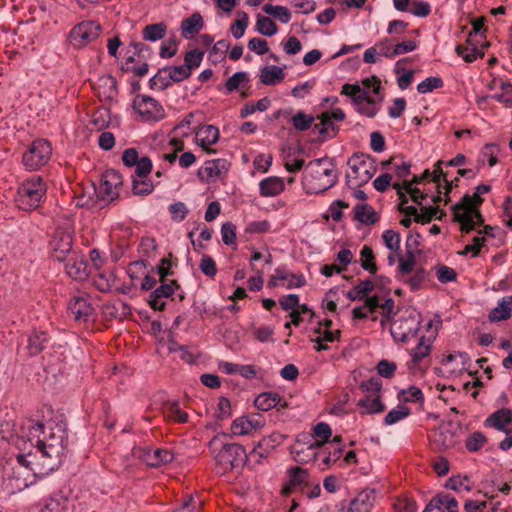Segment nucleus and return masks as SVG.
Returning <instances> with one entry per match:
<instances>
[{
  "label": "nucleus",
  "instance_id": "obj_1",
  "mask_svg": "<svg viewBox=\"0 0 512 512\" xmlns=\"http://www.w3.org/2000/svg\"><path fill=\"white\" fill-rule=\"evenodd\" d=\"M12 437L21 451L16 456L18 463L34 474H48L62 464L67 439L63 427L22 419L13 424Z\"/></svg>",
  "mask_w": 512,
  "mask_h": 512
},
{
  "label": "nucleus",
  "instance_id": "obj_2",
  "mask_svg": "<svg viewBox=\"0 0 512 512\" xmlns=\"http://www.w3.org/2000/svg\"><path fill=\"white\" fill-rule=\"evenodd\" d=\"M362 85L346 83L342 86L341 94L351 98L358 113L373 118L379 112L383 100L380 95L381 82L372 76L364 79Z\"/></svg>",
  "mask_w": 512,
  "mask_h": 512
},
{
  "label": "nucleus",
  "instance_id": "obj_3",
  "mask_svg": "<svg viewBox=\"0 0 512 512\" xmlns=\"http://www.w3.org/2000/svg\"><path fill=\"white\" fill-rule=\"evenodd\" d=\"M227 434L216 435L209 442V449L223 473L244 465L247 454L241 444L224 442Z\"/></svg>",
  "mask_w": 512,
  "mask_h": 512
},
{
  "label": "nucleus",
  "instance_id": "obj_4",
  "mask_svg": "<svg viewBox=\"0 0 512 512\" xmlns=\"http://www.w3.org/2000/svg\"><path fill=\"white\" fill-rule=\"evenodd\" d=\"M47 193V184L39 175L24 179L17 188L15 202L23 211H32L39 207Z\"/></svg>",
  "mask_w": 512,
  "mask_h": 512
},
{
  "label": "nucleus",
  "instance_id": "obj_5",
  "mask_svg": "<svg viewBox=\"0 0 512 512\" xmlns=\"http://www.w3.org/2000/svg\"><path fill=\"white\" fill-rule=\"evenodd\" d=\"M350 171L346 174L348 184L360 187L368 183L377 171L376 161L368 154H354L348 160Z\"/></svg>",
  "mask_w": 512,
  "mask_h": 512
},
{
  "label": "nucleus",
  "instance_id": "obj_6",
  "mask_svg": "<svg viewBox=\"0 0 512 512\" xmlns=\"http://www.w3.org/2000/svg\"><path fill=\"white\" fill-rule=\"evenodd\" d=\"M52 155V146L45 139L34 140L22 155V164L28 171H36L45 166Z\"/></svg>",
  "mask_w": 512,
  "mask_h": 512
},
{
  "label": "nucleus",
  "instance_id": "obj_7",
  "mask_svg": "<svg viewBox=\"0 0 512 512\" xmlns=\"http://www.w3.org/2000/svg\"><path fill=\"white\" fill-rule=\"evenodd\" d=\"M100 33L101 25L97 21H82L70 30L69 40L73 47L80 49L95 41Z\"/></svg>",
  "mask_w": 512,
  "mask_h": 512
},
{
  "label": "nucleus",
  "instance_id": "obj_8",
  "mask_svg": "<svg viewBox=\"0 0 512 512\" xmlns=\"http://www.w3.org/2000/svg\"><path fill=\"white\" fill-rule=\"evenodd\" d=\"M133 108L144 122L155 123L165 118L163 106L147 95H137L133 101Z\"/></svg>",
  "mask_w": 512,
  "mask_h": 512
},
{
  "label": "nucleus",
  "instance_id": "obj_9",
  "mask_svg": "<svg viewBox=\"0 0 512 512\" xmlns=\"http://www.w3.org/2000/svg\"><path fill=\"white\" fill-rule=\"evenodd\" d=\"M420 321L415 315L399 317L390 326L392 338L397 342H408L417 336Z\"/></svg>",
  "mask_w": 512,
  "mask_h": 512
},
{
  "label": "nucleus",
  "instance_id": "obj_10",
  "mask_svg": "<svg viewBox=\"0 0 512 512\" xmlns=\"http://www.w3.org/2000/svg\"><path fill=\"white\" fill-rule=\"evenodd\" d=\"M68 313L72 319L79 323H85L95 314V308L91 303L90 296L81 293L73 296L68 303Z\"/></svg>",
  "mask_w": 512,
  "mask_h": 512
},
{
  "label": "nucleus",
  "instance_id": "obj_11",
  "mask_svg": "<svg viewBox=\"0 0 512 512\" xmlns=\"http://www.w3.org/2000/svg\"><path fill=\"white\" fill-rule=\"evenodd\" d=\"M73 236L72 233L66 229L58 228L55 230L53 237L50 241V248L52 256L63 262L67 257L75 252L73 249Z\"/></svg>",
  "mask_w": 512,
  "mask_h": 512
},
{
  "label": "nucleus",
  "instance_id": "obj_12",
  "mask_svg": "<svg viewBox=\"0 0 512 512\" xmlns=\"http://www.w3.org/2000/svg\"><path fill=\"white\" fill-rule=\"evenodd\" d=\"M122 185L121 174L114 170H107L100 181L97 189L98 197L104 202H111L118 198L119 187Z\"/></svg>",
  "mask_w": 512,
  "mask_h": 512
},
{
  "label": "nucleus",
  "instance_id": "obj_13",
  "mask_svg": "<svg viewBox=\"0 0 512 512\" xmlns=\"http://www.w3.org/2000/svg\"><path fill=\"white\" fill-rule=\"evenodd\" d=\"M375 498L373 489H364L352 500L342 502L341 512H370Z\"/></svg>",
  "mask_w": 512,
  "mask_h": 512
},
{
  "label": "nucleus",
  "instance_id": "obj_14",
  "mask_svg": "<svg viewBox=\"0 0 512 512\" xmlns=\"http://www.w3.org/2000/svg\"><path fill=\"white\" fill-rule=\"evenodd\" d=\"M122 161L127 167H135L138 177L148 176L152 171V161L149 157H139L135 148H128L123 152Z\"/></svg>",
  "mask_w": 512,
  "mask_h": 512
},
{
  "label": "nucleus",
  "instance_id": "obj_15",
  "mask_svg": "<svg viewBox=\"0 0 512 512\" xmlns=\"http://www.w3.org/2000/svg\"><path fill=\"white\" fill-rule=\"evenodd\" d=\"M490 190H491L490 185H486V184L478 185L475 188V192L472 196L469 194L464 195L461 198V200L452 207V210H457V211L460 210V213H461L460 215H462V219L464 221H467L466 220L468 217L467 210L469 211L470 208L479 207L483 202L481 195L490 192Z\"/></svg>",
  "mask_w": 512,
  "mask_h": 512
},
{
  "label": "nucleus",
  "instance_id": "obj_16",
  "mask_svg": "<svg viewBox=\"0 0 512 512\" xmlns=\"http://www.w3.org/2000/svg\"><path fill=\"white\" fill-rule=\"evenodd\" d=\"M38 505L39 512H67L70 505L69 493L59 489Z\"/></svg>",
  "mask_w": 512,
  "mask_h": 512
},
{
  "label": "nucleus",
  "instance_id": "obj_17",
  "mask_svg": "<svg viewBox=\"0 0 512 512\" xmlns=\"http://www.w3.org/2000/svg\"><path fill=\"white\" fill-rule=\"evenodd\" d=\"M279 281H286L285 287L287 289L300 288L306 284V279L302 274L290 273L285 266H279L275 269L268 286L275 288L279 285Z\"/></svg>",
  "mask_w": 512,
  "mask_h": 512
},
{
  "label": "nucleus",
  "instance_id": "obj_18",
  "mask_svg": "<svg viewBox=\"0 0 512 512\" xmlns=\"http://www.w3.org/2000/svg\"><path fill=\"white\" fill-rule=\"evenodd\" d=\"M435 334L432 333L430 336H421L416 347L411 351V360L408 363L410 370H420L422 368L423 361L429 356L431 352V346Z\"/></svg>",
  "mask_w": 512,
  "mask_h": 512
},
{
  "label": "nucleus",
  "instance_id": "obj_19",
  "mask_svg": "<svg viewBox=\"0 0 512 512\" xmlns=\"http://www.w3.org/2000/svg\"><path fill=\"white\" fill-rule=\"evenodd\" d=\"M65 261V271L69 277L77 281L87 279L90 272L88 262L85 260L84 256L72 252L70 257L68 256Z\"/></svg>",
  "mask_w": 512,
  "mask_h": 512
},
{
  "label": "nucleus",
  "instance_id": "obj_20",
  "mask_svg": "<svg viewBox=\"0 0 512 512\" xmlns=\"http://www.w3.org/2000/svg\"><path fill=\"white\" fill-rule=\"evenodd\" d=\"M138 456L150 467H159L173 461L174 455L168 449L139 448Z\"/></svg>",
  "mask_w": 512,
  "mask_h": 512
},
{
  "label": "nucleus",
  "instance_id": "obj_21",
  "mask_svg": "<svg viewBox=\"0 0 512 512\" xmlns=\"http://www.w3.org/2000/svg\"><path fill=\"white\" fill-rule=\"evenodd\" d=\"M287 474L289 479L282 489L284 495H289L295 491L301 490L303 486L308 485L309 473L307 470L295 466L289 468Z\"/></svg>",
  "mask_w": 512,
  "mask_h": 512
},
{
  "label": "nucleus",
  "instance_id": "obj_22",
  "mask_svg": "<svg viewBox=\"0 0 512 512\" xmlns=\"http://www.w3.org/2000/svg\"><path fill=\"white\" fill-rule=\"evenodd\" d=\"M284 436L279 432H273L269 436L263 437L250 452L252 457H257V461L266 458L269 453L283 442Z\"/></svg>",
  "mask_w": 512,
  "mask_h": 512
},
{
  "label": "nucleus",
  "instance_id": "obj_23",
  "mask_svg": "<svg viewBox=\"0 0 512 512\" xmlns=\"http://www.w3.org/2000/svg\"><path fill=\"white\" fill-rule=\"evenodd\" d=\"M230 167V163L226 159L208 160L203 167L198 170V176L202 180H213L220 178Z\"/></svg>",
  "mask_w": 512,
  "mask_h": 512
},
{
  "label": "nucleus",
  "instance_id": "obj_24",
  "mask_svg": "<svg viewBox=\"0 0 512 512\" xmlns=\"http://www.w3.org/2000/svg\"><path fill=\"white\" fill-rule=\"evenodd\" d=\"M144 44L145 43L143 42H132L130 44V46L133 47L134 52L133 55L127 57L126 67L124 68L126 72H132L138 77L146 75L149 68L147 61H142L141 64L135 65L136 61H141L142 48Z\"/></svg>",
  "mask_w": 512,
  "mask_h": 512
},
{
  "label": "nucleus",
  "instance_id": "obj_25",
  "mask_svg": "<svg viewBox=\"0 0 512 512\" xmlns=\"http://www.w3.org/2000/svg\"><path fill=\"white\" fill-rule=\"evenodd\" d=\"M177 285L176 281L171 283H163L155 288L149 295L148 303L150 307L157 311H162L165 308L164 298H168L174 293V286Z\"/></svg>",
  "mask_w": 512,
  "mask_h": 512
},
{
  "label": "nucleus",
  "instance_id": "obj_26",
  "mask_svg": "<svg viewBox=\"0 0 512 512\" xmlns=\"http://www.w3.org/2000/svg\"><path fill=\"white\" fill-rule=\"evenodd\" d=\"M512 422V411L502 408L493 412L484 422L485 427H492L499 431L508 433V425Z\"/></svg>",
  "mask_w": 512,
  "mask_h": 512
},
{
  "label": "nucleus",
  "instance_id": "obj_27",
  "mask_svg": "<svg viewBox=\"0 0 512 512\" xmlns=\"http://www.w3.org/2000/svg\"><path fill=\"white\" fill-rule=\"evenodd\" d=\"M452 212L454 220L460 223V229L465 233H469L470 231L474 230L476 226H479L484 222L483 216L478 207L470 208L469 211L467 210V221H464L462 219V215H459L461 214L460 210H452Z\"/></svg>",
  "mask_w": 512,
  "mask_h": 512
},
{
  "label": "nucleus",
  "instance_id": "obj_28",
  "mask_svg": "<svg viewBox=\"0 0 512 512\" xmlns=\"http://www.w3.org/2000/svg\"><path fill=\"white\" fill-rule=\"evenodd\" d=\"M50 336L46 331H32L27 339V352L30 356L41 353L48 345Z\"/></svg>",
  "mask_w": 512,
  "mask_h": 512
},
{
  "label": "nucleus",
  "instance_id": "obj_29",
  "mask_svg": "<svg viewBox=\"0 0 512 512\" xmlns=\"http://www.w3.org/2000/svg\"><path fill=\"white\" fill-rule=\"evenodd\" d=\"M439 510L441 512H457L458 502L448 494L440 493L434 496L427 504V511Z\"/></svg>",
  "mask_w": 512,
  "mask_h": 512
},
{
  "label": "nucleus",
  "instance_id": "obj_30",
  "mask_svg": "<svg viewBox=\"0 0 512 512\" xmlns=\"http://www.w3.org/2000/svg\"><path fill=\"white\" fill-rule=\"evenodd\" d=\"M219 139V130L213 125H203L196 132L197 143L208 152V147L215 144Z\"/></svg>",
  "mask_w": 512,
  "mask_h": 512
},
{
  "label": "nucleus",
  "instance_id": "obj_31",
  "mask_svg": "<svg viewBox=\"0 0 512 512\" xmlns=\"http://www.w3.org/2000/svg\"><path fill=\"white\" fill-rule=\"evenodd\" d=\"M285 184L280 177L270 176L259 183L260 194L263 197H274L284 191Z\"/></svg>",
  "mask_w": 512,
  "mask_h": 512
},
{
  "label": "nucleus",
  "instance_id": "obj_32",
  "mask_svg": "<svg viewBox=\"0 0 512 512\" xmlns=\"http://www.w3.org/2000/svg\"><path fill=\"white\" fill-rule=\"evenodd\" d=\"M203 19L199 13H194L190 17L182 20L181 34L185 39H191L203 28Z\"/></svg>",
  "mask_w": 512,
  "mask_h": 512
},
{
  "label": "nucleus",
  "instance_id": "obj_33",
  "mask_svg": "<svg viewBox=\"0 0 512 512\" xmlns=\"http://www.w3.org/2000/svg\"><path fill=\"white\" fill-rule=\"evenodd\" d=\"M284 78V69L276 65L264 66L260 71V81L264 85H276Z\"/></svg>",
  "mask_w": 512,
  "mask_h": 512
},
{
  "label": "nucleus",
  "instance_id": "obj_34",
  "mask_svg": "<svg viewBox=\"0 0 512 512\" xmlns=\"http://www.w3.org/2000/svg\"><path fill=\"white\" fill-rule=\"evenodd\" d=\"M512 312V296L502 298L498 305L489 313V319L492 322L507 320Z\"/></svg>",
  "mask_w": 512,
  "mask_h": 512
},
{
  "label": "nucleus",
  "instance_id": "obj_35",
  "mask_svg": "<svg viewBox=\"0 0 512 512\" xmlns=\"http://www.w3.org/2000/svg\"><path fill=\"white\" fill-rule=\"evenodd\" d=\"M282 397L277 392H264L259 394L255 400L254 405L261 411H268L277 405H281Z\"/></svg>",
  "mask_w": 512,
  "mask_h": 512
},
{
  "label": "nucleus",
  "instance_id": "obj_36",
  "mask_svg": "<svg viewBox=\"0 0 512 512\" xmlns=\"http://www.w3.org/2000/svg\"><path fill=\"white\" fill-rule=\"evenodd\" d=\"M167 32V24L158 22L146 25L142 30V38L144 41L156 42L165 37Z\"/></svg>",
  "mask_w": 512,
  "mask_h": 512
},
{
  "label": "nucleus",
  "instance_id": "obj_37",
  "mask_svg": "<svg viewBox=\"0 0 512 512\" xmlns=\"http://www.w3.org/2000/svg\"><path fill=\"white\" fill-rule=\"evenodd\" d=\"M354 213L355 218L366 225H372L378 220L375 210L368 204H357L354 207Z\"/></svg>",
  "mask_w": 512,
  "mask_h": 512
},
{
  "label": "nucleus",
  "instance_id": "obj_38",
  "mask_svg": "<svg viewBox=\"0 0 512 512\" xmlns=\"http://www.w3.org/2000/svg\"><path fill=\"white\" fill-rule=\"evenodd\" d=\"M374 284L371 280L366 279L361 281L358 285L354 286L350 289L346 296L351 301L362 300L367 297V295L373 291Z\"/></svg>",
  "mask_w": 512,
  "mask_h": 512
},
{
  "label": "nucleus",
  "instance_id": "obj_39",
  "mask_svg": "<svg viewBox=\"0 0 512 512\" xmlns=\"http://www.w3.org/2000/svg\"><path fill=\"white\" fill-rule=\"evenodd\" d=\"M132 190L135 195H149L154 190L153 183L148 176L138 177L136 173L131 175Z\"/></svg>",
  "mask_w": 512,
  "mask_h": 512
},
{
  "label": "nucleus",
  "instance_id": "obj_40",
  "mask_svg": "<svg viewBox=\"0 0 512 512\" xmlns=\"http://www.w3.org/2000/svg\"><path fill=\"white\" fill-rule=\"evenodd\" d=\"M262 9L267 15L276 18L283 24L289 23L292 17L290 10L285 6L265 4Z\"/></svg>",
  "mask_w": 512,
  "mask_h": 512
},
{
  "label": "nucleus",
  "instance_id": "obj_41",
  "mask_svg": "<svg viewBox=\"0 0 512 512\" xmlns=\"http://www.w3.org/2000/svg\"><path fill=\"white\" fill-rule=\"evenodd\" d=\"M326 162H327L326 159L321 158V159H315V160L309 162V164H308V167H311L313 169V171L318 176L324 175V176L331 178L329 184L324 189H327V188L333 186L336 182L334 170L331 167H324V164Z\"/></svg>",
  "mask_w": 512,
  "mask_h": 512
},
{
  "label": "nucleus",
  "instance_id": "obj_42",
  "mask_svg": "<svg viewBox=\"0 0 512 512\" xmlns=\"http://www.w3.org/2000/svg\"><path fill=\"white\" fill-rule=\"evenodd\" d=\"M171 84L172 80L169 77V70L167 69V66L159 69L158 72L149 80V86L153 90H165Z\"/></svg>",
  "mask_w": 512,
  "mask_h": 512
},
{
  "label": "nucleus",
  "instance_id": "obj_43",
  "mask_svg": "<svg viewBox=\"0 0 512 512\" xmlns=\"http://www.w3.org/2000/svg\"><path fill=\"white\" fill-rule=\"evenodd\" d=\"M332 435V430L330 426L325 422H319L313 428L312 437L315 438V441L309 445V449L313 450L315 447L320 446V443L317 440H321L322 442L328 441V439Z\"/></svg>",
  "mask_w": 512,
  "mask_h": 512
},
{
  "label": "nucleus",
  "instance_id": "obj_44",
  "mask_svg": "<svg viewBox=\"0 0 512 512\" xmlns=\"http://www.w3.org/2000/svg\"><path fill=\"white\" fill-rule=\"evenodd\" d=\"M361 267L368 271L370 274L375 275L377 272V265L373 250L370 246L364 245L360 251Z\"/></svg>",
  "mask_w": 512,
  "mask_h": 512
},
{
  "label": "nucleus",
  "instance_id": "obj_45",
  "mask_svg": "<svg viewBox=\"0 0 512 512\" xmlns=\"http://www.w3.org/2000/svg\"><path fill=\"white\" fill-rule=\"evenodd\" d=\"M256 31L263 36L271 37L277 33L278 27L271 18L258 15Z\"/></svg>",
  "mask_w": 512,
  "mask_h": 512
},
{
  "label": "nucleus",
  "instance_id": "obj_46",
  "mask_svg": "<svg viewBox=\"0 0 512 512\" xmlns=\"http://www.w3.org/2000/svg\"><path fill=\"white\" fill-rule=\"evenodd\" d=\"M317 333L319 334V336L317 338H315V339H312L313 342L317 343V346H316V350L317 351H322V350H327L328 349V346L323 344V341L334 342L340 336V331L339 330L331 331L329 329H324L322 331V329L319 328L317 330Z\"/></svg>",
  "mask_w": 512,
  "mask_h": 512
},
{
  "label": "nucleus",
  "instance_id": "obj_47",
  "mask_svg": "<svg viewBox=\"0 0 512 512\" xmlns=\"http://www.w3.org/2000/svg\"><path fill=\"white\" fill-rule=\"evenodd\" d=\"M358 405L364 408L365 412L368 414L380 413L385 408L379 395H376L374 398L366 397L364 399H360Z\"/></svg>",
  "mask_w": 512,
  "mask_h": 512
},
{
  "label": "nucleus",
  "instance_id": "obj_48",
  "mask_svg": "<svg viewBox=\"0 0 512 512\" xmlns=\"http://www.w3.org/2000/svg\"><path fill=\"white\" fill-rule=\"evenodd\" d=\"M501 93L494 94L492 98L497 102L505 104L507 107H512V83L508 81H499Z\"/></svg>",
  "mask_w": 512,
  "mask_h": 512
},
{
  "label": "nucleus",
  "instance_id": "obj_49",
  "mask_svg": "<svg viewBox=\"0 0 512 512\" xmlns=\"http://www.w3.org/2000/svg\"><path fill=\"white\" fill-rule=\"evenodd\" d=\"M499 152L500 148L497 144H486L480 152L481 161H487L489 166L493 167L498 162Z\"/></svg>",
  "mask_w": 512,
  "mask_h": 512
},
{
  "label": "nucleus",
  "instance_id": "obj_50",
  "mask_svg": "<svg viewBox=\"0 0 512 512\" xmlns=\"http://www.w3.org/2000/svg\"><path fill=\"white\" fill-rule=\"evenodd\" d=\"M456 52L459 56H461L466 62H473L477 58L482 57L483 53L478 49L477 46L468 45H457Z\"/></svg>",
  "mask_w": 512,
  "mask_h": 512
},
{
  "label": "nucleus",
  "instance_id": "obj_51",
  "mask_svg": "<svg viewBox=\"0 0 512 512\" xmlns=\"http://www.w3.org/2000/svg\"><path fill=\"white\" fill-rule=\"evenodd\" d=\"M314 122V117L305 114L303 111H298L292 118L291 123L298 131H305L309 129Z\"/></svg>",
  "mask_w": 512,
  "mask_h": 512
},
{
  "label": "nucleus",
  "instance_id": "obj_52",
  "mask_svg": "<svg viewBox=\"0 0 512 512\" xmlns=\"http://www.w3.org/2000/svg\"><path fill=\"white\" fill-rule=\"evenodd\" d=\"M320 122L314 124L313 130L319 132L322 135H329L330 133L335 134L338 131V127L324 113L319 117Z\"/></svg>",
  "mask_w": 512,
  "mask_h": 512
},
{
  "label": "nucleus",
  "instance_id": "obj_53",
  "mask_svg": "<svg viewBox=\"0 0 512 512\" xmlns=\"http://www.w3.org/2000/svg\"><path fill=\"white\" fill-rule=\"evenodd\" d=\"M398 398L402 402L417 403L424 401L423 392L416 386H411L406 390H402L399 393Z\"/></svg>",
  "mask_w": 512,
  "mask_h": 512
},
{
  "label": "nucleus",
  "instance_id": "obj_54",
  "mask_svg": "<svg viewBox=\"0 0 512 512\" xmlns=\"http://www.w3.org/2000/svg\"><path fill=\"white\" fill-rule=\"evenodd\" d=\"M443 84L442 78L438 76H430L417 85V91L421 94H426L443 87Z\"/></svg>",
  "mask_w": 512,
  "mask_h": 512
},
{
  "label": "nucleus",
  "instance_id": "obj_55",
  "mask_svg": "<svg viewBox=\"0 0 512 512\" xmlns=\"http://www.w3.org/2000/svg\"><path fill=\"white\" fill-rule=\"evenodd\" d=\"M385 246L391 252L400 251V234L392 229L385 230L382 235Z\"/></svg>",
  "mask_w": 512,
  "mask_h": 512
},
{
  "label": "nucleus",
  "instance_id": "obj_56",
  "mask_svg": "<svg viewBox=\"0 0 512 512\" xmlns=\"http://www.w3.org/2000/svg\"><path fill=\"white\" fill-rule=\"evenodd\" d=\"M231 431L234 435L243 436L249 434L251 430V421L249 417L242 416L236 418L231 424Z\"/></svg>",
  "mask_w": 512,
  "mask_h": 512
},
{
  "label": "nucleus",
  "instance_id": "obj_57",
  "mask_svg": "<svg viewBox=\"0 0 512 512\" xmlns=\"http://www.w3.org/2000/svg\"><path fill=\"white\" fill-rule=\"evenodd\" d=\"M94 286L100 292H109L114 283V275L112 273H100L94 278Z\"/></svg>",
  "mask_w": 512,
  "mask_h": 512
},
{
  "label": "nucleus",
  "instance_id": "obj_58",
  "mask_svg": "<svg viewBox=\"0 0 512 512\" xmlns=\"http://www.w3.org/2000/svg\"><path fill=\"white\" fill-rule=\"evenodd\" d=\"M410 414V409L406 406H398L395 409H392L388 412V414L384 418V423L386 425H393L400 420L406 418Z\"/></svg>",
  "mask_w": 512,
  "mask_h": 512
},
{
  "label": "nucleus",
  "instance_id": "obj_59",
  "mask_svg": "<svg viewBox=\"0 0 512 512\" xmlns=\"http://www.w3.org/2000/svg\"><path fill=\"white\" fill-rule=\"evenodd\" d=\"M204 53L198 49L191 50L184 57V66L192 73L202 62Z\"/></svg>",
  "mask_w": 512,
  "mask_h": 512
},
{
  "label": "nucleus",
  "instance_id": "obj_60",
  "mask_svg": "<svg viewBox=\"0 0 512 512\" xmlns=\"http://www.w3.org/2000/svg\"><path fill=\"white\" fill-rule=\"evenodd\" d=\"M201 501L198 497L187 495L184 497L180 506L176 509L177 512H200Z\"/></svg>",
  "mask_w": 512,
  "mask_h": 512
},
{
  "label": "nucleus",
  "instance_id": "obj_61",
  "mask_svg": "<svg viewBox=\"0 0 512 512\" xmlns=\"http://www.w3.org/2000/svg\"><path fill=\"white\" fill-rule=\"evenodd\" d=\"M249 81L246 72H236L230 76L226 82L227 93H232L237 90L241 85Z\"/></svg>",
  "mask_w": 512,
  "mask_h": 512
},
{
  "label": "nucleus",
  "instance_id": "obj_62",
  "mask_svg": "<svg viewBox=\"0 0 512 512\" xmlns=\"http://www.w3.org/2000/svg\"><path fill=\"white\" fill-rule=\"evenodd\" d=\"M248 27V15L245 12L239 13L237 20L231 26V33L234 38H241Z\"/></svg>",
  "mask_w": 512,
  "mask_h": 512
},
{
  "label": "nucleus",
  "instance_id": "obj_63",
  "mask_svg": "<svg viewBox=\"0 0 512 512\" xmlns=\"http://www.w3.org/2000/svg\"><path fill=\"white\" fill-rule=\"evenodd\" d=\"M486 437L482 432H473L466 440L465 447L470 452L478 451L486 442Z\"/></svg>",
  "mask_w": 512,
  "mask_h": 512
},
{
  "label": "nucleus",
  "instance_id": "obj_64",
  "mask_svg": "<svg viewBox=\"0 0 512 512\" xmlns=\"http://www.w3.org/2000/svg\"><path fill=\"white\" fill-rule=\"evenodd\" d=\"M172 82H181L191 76V72L184 65L167 66Z\"/></svg>",
  "mask_w": 512,
  "mask_h": 512
}]
</instances>
